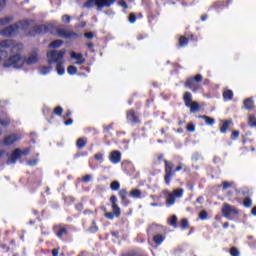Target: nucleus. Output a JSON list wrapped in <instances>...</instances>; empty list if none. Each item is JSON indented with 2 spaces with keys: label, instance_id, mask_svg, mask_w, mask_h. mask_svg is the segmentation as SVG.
Instances as JSON below:
<instances>
[{
  "label": "nucleus",
  "instance_id": "nucleus-1",
  "mask_svg": "<svg viewBox=\"0 0 256 256\" xmlns=\"http://www.w3.org/2000/svg\"><path fill=\"white\" fill-rule=\"evenodd\" d=\"M0 63L3 67L9 69V67H14V69H21L25 65V60L21 57V54H13L9 57V53H15L23 49V44L17 43L14 40H3L0 41Z\"/></svg>",
  "mask_w": 256,
  "mask_h": 256
},
{
  "label": "nucleus",
  "instance_id": "nucleus-2",
  "mask_svg": "<svg viewBox=\"0 0 256 256\" xmlns=\"http://www.w3.org/2000/svg\"><path fill=\"white\" fill-rule=\"evenodd\" d=\"M158 161H164V183L165 185H171L172 179L175 177V174L182 169H184V173H188L191 171V168L188 166H184L183 163L178 164L175 167V164L169 160H163V154H159L157 157ZM175 167V168H174Z\"/></svg>",
  "mask_w": 256,
  "mask_h": 256
},
{
  "label": "nucleus",
  "instance_id": "nucleus-3",
  "mask_svg": "<svg viewBox=\"0 0 256 256\" xmlns=\"http://www.w3.org/2000/svg\"><path fill=\"white\" fill-rule=\"evenodd\" d=\"M201 83H203V75L197 74L187 78L184 82V87H186V89H190L192 93H198L203 89V85H201Z\"/></svg>",
  "mask_w": 256,
  "mask_h": 256
},
{
  "label": "nucleus",
  "instance_id": "nucleus-4",
  "mask_svg": "<svg viewBox=\"0 0 256 256\" xmlns=\"http://www.w3.org/2000/svg\"><path fill=\"white\" fill-rule=\"evenodd\" d=\"M50 33L53 35L55 33V25L53 24H40L33 27V30L28 32L29 37H35L36 35H45Z\"/></svg>",
  "mask_w": 256,
  "mask_h": 256
},
{
  "label": "nucleus",
  "instance_id": "nucleus-5",
  "mask_svg": "<svg viewBox=\"0 0 256 256\" xmlns=\"http://www.w3.org/2000/svg\"><path fill=\"white\" fill-rule=\"evenodd\" d=\"M117 0H87L84 3L86 9H92V7H97L98 11H102L104 7H111Z\"/></svg>",
  "mask_w": 256,
  "mask_h": 256
},
{
  "label": "nucleus",
  "instance_id": "nucleus-6",
  "mask_svg": "<svg viewBox=\"0 0 256 256\" xmlns=\"http://www.w3.org/2000/svg\"><path fill=\"white\" fill-rule=\"evenodd\" d=\"M183 102L184 105L190 109V113H197L201 110V104L197 101H193V94L191 92L187 91L183 95Z\"/></svg>",
  "mask_w": 256,
  "mask_h": 256
},
{
  "label": "nucleus",
  "instance_id": "nucleus-7",
  "mask_svg": "<svg viewBox=\"0 0 256 256\" xmlns=\"http://www.w3.org/2000/svg\"><path fill=\"white\" fill-rule=\"evenodd\" d=\"M221 213L225 219H228V221H233L235 217H239V209L237 207L229 204V203H224L222 205Z\"/></svg>",
  "mask_w": 256,
  "mask_h": 256
},
{
  "label": "nucleus",
  "instance_id": "nucleus-8",
  "mask_svg": "<svg viewBox=\"0 0 256 256\" xmlns=\"http://www.w3.org/2000/svg\"><path fill=\"white\" fill-rule=\"evenodd\" d=\"M110 203L112 207V212H105L104 217L109 219V221H113V219L121 217V208L117 204V196L112 195L110 197Z\"/></svg>",
  "mask_w": 256,
  "mask_h": 256
},
{
  "label": "nucleus",
  "instance_id": "nucleus-9",
  "mask_svg": "<svg viewBox=\"0 0 256 256\" xmlns=\"http://www.w3.org/2000/svg\"><path fill=\"white\" fill-rule=\"evenodd\" d=\"M65 53H67L66 50H51L48 51L46 54V57L48 59V64L53 65V63H61L63 61V57H65Z\"/></svg>",
  "mask_w": 256,
  "mask_h": 256
},
{
  "label": "nucleus",
  "instance_id": "nucleus-10",
  "mask_svg": "<svg viewBox=\"0 0 256 256\" xmlns=\"http://www.w3.org/2000/svg\"><path fill=\"white\" fill-rule=\"evenodd\" d=\"M184 190L183 188H177L173 192L169 193L166 198L167 207H171V205H175L176 199H181L183 197Z\"/></svg>",
  "mask_w": 256,
  "mask_h": 256
},
{
  "label": "nucleus",
  "instance_id": "nucleus-11",
  "mask_svg": "<svg viewBox=\"0 0 256 256\" xmlns=\"http://www.w3.org/2000/svg\"><path fill=\"white\" fill-rule=\"evenodd\" d=\"M52 230L58 239H63V237L69 235V229L65 224H56L53 226Z\"/></svg>",
  "mask_w": 256,
  "mask_h": 256
},
{
  "label": "nucleus",
  "instance_id": "nucleus-12",
  "mask_svg": "<svg viewBox=\"0 0 256 256\" xmlns=\"http://www.w3.org/2000/svg\"><path fill=\"white\" fill-rule=\"evenodd\" d=\"M126 121L131 125H141V118H139V114L134 109L126 111Z\"/></svg>",
  "mask_w": 256,
  "mask_h": 256
},
{
  "label": "nucleus",
  "instance_id": "nucleus-13",
  "mask_svg": "<svg viewBox=\"0 0 256 256\" xmlns=\"http://www.w3.org/2000/svg\"><path fill=\"white\" fill-rule=\"evenodd\" d=\"M55 31L58 37H62V39H77L79 37L78 33L68 31L65 28H55Z\"/></svg>",
  "mask_w": 256,
  "mask_h": 256
},
{
  "label": "nucleus",
  "instance_id": "nucleus-14",
  "mask_svg": "<svg viewBox=\"0 0 256 256\" xmlns=\"http://www.w3.org/2000/svg\"><path fill=\"white\" fill-rule=\"evenodd\" d=\"M233 3V0H218L211 4L208 11H219V9H225Z\"/></svg>",
  "mask_w": 256,
  "mask_h": 256
},
{
  "label": "nucleus",
  "instance_id": "nucleus-15",
  "mask_svg": "<svg viewBox=\"0 0 256 256\" xmlns=\"http://www.w3.org/2000/svg\"><path fill=\"white\" fill-rule=\"evenodd\" d=\"M189 41L197 42L199 41V38H197V36L193 34H191L189 37L180 36L178 38V44H177L178 49H183L184 47H187V45H189Z\"/></svg>",
  "mask_w": 256,
  "mask_h": 256
},
{
  "label": "nucleus",
  "instance_id": "nucleus-16",
  "mask_svg": "<svg viewBox=\"0 0 256 256\" xmlns=\"http://www.w3.org/2000/svg\"><path fill=\"white\" fill-rule=\"evenodd\" d=\"M17 31H19V25L12 24L2 29L0 35H3V37H14V35H17Z\"/></svg>",
  "mask_w": 256,
  "mask_h": 256
},
{
  "label": "nucleus",
  "instance_id": "nucleus-17",
  "mask_svg": "<svg viewBox=\"0 0 256 256\" xmlns=\"http://www.w3.org/2000/svg\"><path fill=\"white\" fill-rule=\"evenodd\" d=\"M17 141H21V134H10L4 138L3 145L9 147L10 145L17 143Z\"/></svg>",
  "mask_w": 256,
  "mask_h": 256
},
{
  "label": "nucleus",
  "instance_id": "nucleus-18",
  "mask_svg": "<svg viewBox=\"0 0 256 256\" xmlns=\"http://www.w3.org/2000/svg\"><path fill=\"white\" fill-rule=\"evenodd\" d=\"M22 155L23 150H21L20 148H16L8 159V165L17 163V159H21Z\"/></svg>",
  "mask_w": 256,
  "mask_h": 256
},
{
  "label": "nucleus",
  "instance_id": "nucleus-19",
  "mask_svg": "<svg viewBox=\"0 0 256 256\" xmlns=\"http://www.w3.org/2000/svg\"><path fill=\"white\" fill-rule=\"evenodd\" d=\"M109 161H111V163L114 165L121 163V152L119 150L112 151L109 155Z\"/></svg>",
  "mask_w": 256,
  "mask_h": 256
},
{
  "label": "nucleus",
  "instance_id": "nucleus-20",
  "mask_svg": "<svg viewBox=\"0 0 256 256\" xmlns=\"http://www.w3.org/2000/svg\"><path fill=\"white\" fill-rule=\"evenodd\" d=\"M70 57L71 59H75L76 65H83L86 61L82 53L71 52Z\"/></svg>",
  "mask_w": 256,
  "mask_h": 256
},
{
  "label": "nucleus",
  "instance_id": "nucleus-21",
  "mask_svg": "<svg viewBox=\"0 0 256 256\" xmlns=\"http://www.w3.org/2000/svg\"><path fill=\"white\" fill-rule=\"evenodd\" d=\"M122 168L126 173H135V166L130 161L122 162Z\"/></svg>",
  "mask_w": 256,
  "mask_h": 256
},
{
  "label": "nucleus",
  "instance_id": "nucleus-22",
  "mask_svg": "<svg viewBox=\"0 0 256 256\" xmlns=\"http://www.w3.org/2000/svg\"><path fill=\"white\" fill-rule=\"evenodd\" d=\"M243 105L247 111H253L255 109V102L251 98L245 99Z\"/></svg>",
  "mask_w": 256,
  "mask_h": 256
},
{
  "label": "nucleus",
  "instance_id": "nucleus-23",
  "mask_svg": "<svg viewBox=\"0 0 256 256\" xmlns=\"http://www.w3.org/2000/svg\"><path fill=\"white\" fill-rule=\"evenodd\" d=\"M233 125V120H225L222 121V125L220 126V133H227L229 126Z\"/></svg>",
  "mask_w": 256,
  "mask_h": 256
},
{
  "label": "nucleus",
  "instance_id": "nucleus-24",
  "mask_svg": "<svg viewBox=\"0 0 256 256\" xmlns=\"http://www.w3.org/2000/svg\"><path fill=\"white\" fill-rule=\"evenodd\" d=\"M87 142L88 140L85 137L78 138L76 141L77 149H85V147L87 146Z\"/></svg>",
  "mask_w": 256,
  "mask_h": 256
},
{
  "label": "nucleus",
  "instance_id": "nucleus-25",
  "mask_svg": "<svg viewBox=\"0 0 256 256\" xmlns=\"http://www.w3.org/2000/svg\"><path fill=\"white\" fill-rule=\"evenodd\" d=\"M153 241L156 245H161L165 241V234H155L153 236Z\"/></svg>",
  "mask_w": 256,
  "mask_h": 256
},
{
  "label": "nucleus",
  "instance_id": "nucleus-26",
  "mask_svg": "<svg viewBox=\"0 0 256 256\" xmlns=\"http://www.w3.org/2000/svg\"><path fill=\"white\" fill-rule=\"evenodd\" d=\"M233 90H225L222 94L224 101H233Z\"/></svg>",
  "mask_w": 256,
  "mask_h": 256
},
{
  "label": "nucleus",
  "instance_id": "nucleus-27",
  "mask_svg": "<svg viewBox=\"0 0 256 256\" xmlns=\"http://www.w3.org/2000/svg\"><path fill=\"white\" fill-rule=\"evenodd\" d=\"M37 61H39L37 54H33L26 59V64L27 65H35V63H37Z\"/></svg>",
  "mask_w": 256,
  "mask_h": 256
},
{
  "label": "nucleus",
  "instance_id": "nucleus-28",
  "mask_svg": "<svg viewBox=\"0 0 256 256\" xmlns=\"http://www.w3.org/2000/svg\"><path fill=\"white\" fill-rule=\"evenodd\" d=\"M199 119H204L206 125H215V120L207 115L198 116Z\"/></svg>",
  "mask_w": 256,
  "mask_h": 256
},
{
  "label": "nucleus",
  "instance_id": "nucleus-29",
  "mask_svg": "<svg viewBox=\"0 0 256 256\" xmlns=\"http://www.w3.org/2000/svg\"><path fill=\"white\" fill-rule=\"evenodd\" d=\"M61 45H63V40H54L53 42H51L49 44V48L50 49H59V47H61Z\"/></svg>",
  "mask_w": 256,
  "mask_h": 256
},
{
  "label": "nucleus",
  "instance_id": "nucleus-30",
  "mask_svg": "<svg viewBox=\"0 0 256 256\" xmlns=\"http://www.w3.org/2000/svg\"><path fill=\"white\" fill-rule=\"evenodd\" d=\"M111 191H119L121 189V183L119 181L114 180L110 183Z\"/></svg>",
  "mask_w": 256,
  "mask_h": 256
},
{
  "label": "nucleus",
  "instance_id": "nucleus-31",
  "mask_svg": "<svg viewBox=\"0 0 256 256\" xmlns=\"http://www.w3.org/2000/svg\"><path fill=\"white\" fill-rule=\"evenodd\" d=\"M13 21V16H7L5 18L0 19V27H3L5 25H9Z\"/></svg>",
  "mask_w": 256,
  "mask_h": 256
},
{
  "label": "nucleus",
  "instance_id": "nucleus-32",
  "mask_svg": "<svg viewBox=\"0 0 256 256\" xmlns=\"http://www.w3.org/2000/svg\"><path fill=\"white\" fill-rule=\"evenodd\" d=\"M56 70L58 75H65V67L63 66V61L56 64Z\"/></svg>",
  "mask_w": 256,
  "mask_h": 256
},
{
  "label": "nucleus",
  "instance_id": "nucleus-33",
  "mask_svg": "<svg viewBox=\"0 0 256 256\" xmlns=\"http://www.w3.org/2000/svg\"><path fill=\"white\" fill-rule=\"evenodd\" d=\"M118 195H119L122 203H125L127 201V189L119 190Z\"/></svg>",
  "mask_w": 256,
  "mask_h": 256
},
{
  "label": "nucleus",
  "instance_id": "nucleus-34",
  "mask_svg": "<svg viewBox=\"0 0 256 256\" xmlns=\"http://www.w3.org/2000/svg\"><path fill=\"white\" fill-rule=\"evenodd\" d=\"M130 197H133L134 199H141V190L139 189H133L130 192Z\"/></svg>",
  "mask_w": 256,
  "mask_h": 256
},
{
  "label": "nucleus",
  "instance_id": "nucleus-35",
  "mask_svg": "<svg viewBox=\"0 0 256 256\" xmlns=\"http://www.w3.org/2000/svg\"><path fill=\"white\" fill-rule=\"evenodd\" d=\"M0 125L2 127H9V125H11V119H9V117L0 118Z\"/></svg>",
  "mask_w": 256,
  "mask_h": 256
},
{
  "label": "nucleus",
  "instance_id": "nucleus-36",
  "mask_svg": "<svg viewBox=\"0 0 256 256\" xmlns=\"http://www.w3.org/2000/svg\"><path fill=\"white\" fill-rule=\"evenodd\" d=\"M243 205L249 209L251 207H253V200H251V198L249 197H245L244 200H243Z\"/></svg>",
  "mask_w": 256,
  "mask_h": 256
},
{
  "label": "nucleus",
  "instance_id": "nucleus-37",
  "mask_svg": "<svg viewBox=\"0 0 256 256\" xmlns=\"http://www.w3.org/2000/svg\"><path fill=\"white\" fill-rule=\"evenodd\" d=\"M31 23H33V20H23L19 22L22 29H28Z\"/></svg>",
  "mask_w": 256,
  "mask_h": 256
},
{
  "label": "nucleus",
  "instance_id": "nucleus-38",
  "mask_svg": "<svg viewBox=\"0 0 256 256\" xmlns=\"http://www.w3.org/2000/svg\"><path fill=\"white\" fill-rule=\"evenodd\" d=\"M180 227H181V229H183V230L189 229V220H187L186 218L181 219V221H180Z\"/></svg>",
  "mask_w": 256,
  "mask_h": 256
},
{
  "label": "nucleus",
  "instance_id": "nucleus-39",
  "mask_svg": "<svg viewBox=\"0 0 256 256\" xmlns=\"http://www.w3.org/2000/svg\"><path fill=\"white\" fill-rule=\"evenodd\" d=\"M168 225L171 227H177V216L173 215L171 218L168 220Z\"/></svg>",
  "mask_w": 256,
  "mask_h": 256
},
{
  "label": "nucleus",
  "instance_id": "nucleus-40",
  "mask_svg": "<svg viewBox=\"0 0 256 256\" xmlns=\"http://www.w3.org/2000/svg\"><path fill=\"white\" fill-rule=\"evenodd\" d=\"M208 217H209V213H207L206 210L200 211L199 219H201V221H205Z\"/></svg>",
  "mask_w": 256,
  "mask_h": 256
},
{
  "label": "nucleus",
  "instance_id": "nucleus-41",
  "mask_svg": "<svg viewBox=\"0 0 256 256\" xmlns=\"http://www.w3.org/2000/svg\"><path fill=\"white\" fill-rule=\"evenodd\" d=\"M54 115H57L58 117H61L63 115V108L61 106H57L53 110Z\"/></svg>",
  "mask_w": 256,
  "mask_h": 256
},
{
  "label": "nucleus",
  "instance_id": "nucleus-42",
  "mask_svg": "<svg viewBox=\"0 0 256 256\" xmlns=\"http://www.w3.org/2000/svg\"><path fill=\"white\" fill-rule=\"evenodd\" d=\"M67 72L69 75H75L77 73V67L70 65L67 68Z\"/></svg>",
  "mask_w": 256,
  "mask_h": 256
},
{
  "label": "nucleus",
  "instance_id": "nucleus-43",
  "mask_svg": "<svg viewBox=\"0 0 256 256\" xmlns=\"http://www.w3.org/2000/svg\"><path fill=\"white\" fill-rule=\"evenodd\" d=\"M230 255L231 256H240L241 253L239 252V249H237V247H232L230 249Z\"/></svg>",
  "mask_w": 256,
  "mask_h": 256
},
{
  "label": "nucleus",
  "instance_id": "nucleus-44",
  "mask_svg": "<svg viewBox=\"0 0 256 256\" xmlns=\"http://www.w3.org/2000/svg\"><path fill=\"white\" fill-rule=\"evenodd\" d=\"M152 229L155 233H161V231H165V228L161 225H154Z\"/></svg>",
  "mask_w": 256,
  "mask_h": 256
},
{
  "label": "nucleus",
  "instance_id": "nucleus-45",
  "mask_svg": "<svg viewBox=\"0 0 256 256\" xmlns=\"http://www.w3.org/2000/svg\"><path fill=\"white\" fill-rule=\"evenodd\" d=\"M95 161H99V163H103V153L98 152L94 155Z\"/></svg>",
  "mask_w": 256,
  "mask_h": 256
},
{
  "label": "nucleus",
  "instance_id": "nucleus-46",
  "mask_svg": "<svg viewBox=\"0 0 256 256\" xmlns=\"http://www.w3.org/2000/svg\"><path fill=\"white\" fill-rule=\"evenodd\" d=\"M232 186H233V183H231V182H227V181H223L222 182V189H223V191L229 189Z\"/></svg>",
  "mask_w": 256,
  "mask_h": 256
},
{
  "label": "nucleus",
  "instance_id": "nucleus-47",
  "mask_svg": "<svg viewBox=\"0 0 256 256\" xmlns=\"http://www.w3.org/2000/svg\"><path fill=\"white\" fill-rule=\"evenodd\" d=\"M187 131H189V133H195V124L193 123H188L186 126Z\"/></svg>",
  "mask_w": 256,
  "mask_h": 256
},
{
  "label": "nucleus",
  "instance_id": "nucleus-48",
  "mask_svg": "<svg viewBox=\"0 0 256 256\" xmlns=\"http://www.w3.org/2000/svg\"><path fill=\"white\" fill-rule=\"evenodd\" d=\"M49 71H51V67L49 66H43L41 68V75H47V73H49Z\"/></svg>",
  "mask_w": 256,
  "mask_h": 256
},
{
  "label": "nucleus",
  "instance_id": "nucleus-49",
  "mask_svg": "<svg viewBox=\"0 0 256 256\" xmlns=\"http://www.w3.org/2000/svg\"><path fill=\"white\" fill-rule=\"evenodd\" d=\"M128 19L129 23H135V21H137V15H135V13H130Z\"/></svg>",
  "mask_w": 256,
  "mask_h": 256
},
{
  "label": "nucleus",
  "instance_id": "nucleus-50",
  "mask_svg": "<svg viewBox=\"0 0 256 256\" xmlns=\"http://www.w3.org/2000/svg\"><path fill=\"white\" fill-rule=\"evenodd\" d=\"M62 21H63V23H71V16L67 15V14L63 15Z\"/></svg>",
  "mask_w": 256,
  "mask_h": 256
},
{
  "label": "nucleus",
  "instance_id": "nucleus-51",
  "mask_svg": "<svg viewBox=\"0 0 256 256\" xmlns=\"http://www.w3.org/2000/svg\"><path fill=\"white\" fill-rule=\"evenodd\" d=\"M231 139H239V130H234L231 134Z\"/></svg>",
  "mask_w": 256,
  "mask_h": 256
},
{
  "label": "nucleus",
  "instance_id": "nucleus-52",
  "mask_svg": "<svg viewBox=\"0 0 256 256\" xmlns=\"http://www.w3.org/2000/svg\"><path fill=\"white\" fill-rule=\"evenodd\" d=\"M82 183H89L91 181V175L87 174L82 178Z\"/></svg>",
  "mask_w": 256,
  "mask_h": 256
},
{
  "label": "nucleus",
  "instance_id": "nucleus-53",
  "mask_svg": "<svg viewBox=\"0 0 256 256\" xmlns=\"http://www.w3.org/2000/svg\"><path fill=\"white\" fill-rule=\"evenodd\" d=\"M7 7V0H0V11H3Z\"/></svg>",
  "mask_w": 256,
  "mask_h": 256
},
{
  "label": "nucleus",
  "instance_id": "nucleus-54",
  "mask_svg": "<svg viewBox=\"0 0 256 256\" xmlns=\"http://www.w3.org/2000/svg\"><path fill=\"white\" fill-rule=\"evenodd\" d=\"M84 37H86V39H93L95 34H93V32H86L84 33Z\"/></svg>",
  "mask_w": 256,
  "mask_h": 256
},
{
  "label": "nucleus",
  "instance_id": "nucleus-55",
  "mask_svg": "<svg viewBox=\"0 0 256 256\" xmlns=\"http://www.w3.org/2000/svg\"><path fill=\"white\" fill-rule=\"evenodd\" d=\"M143 39H147V34H138L137 41H143Z\"/></svg>",
  "mask_w": 256,
  "mask_h": 256
},
{
  "label": "nucleus",
  "instance_id": "nucleus-56",
  "mask_svg": "<svg viewBox=\"0 0 256 256\" xmlns=\"http://www.w3.org/2000/svg\"><path fill=\"white\" fill-rule=\"evenodd\" d=\"M59 251H61V248H54L52 250V256H59Z\"/></svg>",
  "mask_w": 256,
  "mask_h": 256
},
{
  "label": "nucleus",
  "instance_id": "nucleus-57",
  "mask_svg": "<svg viewBox=\"0 0 256 256\" xmlns=\"http://www.w3.org/2000/svg\"><path fill=\"white\" fill-rule=\"evenodd\" d=\"M75 209H76L77 211H83V209H84L83 203H78V204H76V205H75Z\"/></svg>",
  "mask_w": 256,
  "mask_h": 256
},
{
  "label": "nucleus",
  "instance_id": "nucleus-58",
  "mask_svg": "<svg viewBox=\"0 0 256 256\" xmlns=\"http://www.w3.org/2000/svg\"><path fill=\"white\" fill-rule=\"evenodd\" d=\"M110 129H113V124H109L107 126H104L105 133H109Z\"/></svg>",
  "mask_w": 256,
  "mask_h": 256
},
{
  "label": "nucleus",
  "instance_id": "nucleus-59",
  "mask_svg": "<svg viewBox=\"0 0 256 256\" xmlns=\"http://www.w3.org/2000/svg\"><path fill=\"white\" fill-rule=\"evenodd\" d=\"M0 247H1V249H4L6 252L11 251V248H9V246H7V244H1Z\"/></svg>",
  "mask_w": 256,
  "mask_h": 256
},
{
  "label": "nucleus",
  "instance_id": "nucleus-60",
  "mask_svg": "<svg viewBox=\"0 0 256 256\" xmlns=\"http://www.w3.org/2000/svg\"><path fill=\"white\" fill-rule=\"evenodd\" d=\"M64 125H66V126L73 125V119L69 118L68 120H66L64 122Z\"/></svg>",
  "mask_w": 256,
  "mask_h": 256
},
{
  "label": "nucleus",
  "instance_id": "nucleus-61",
  "mask_svg": "<svg viewBox=\"0 0 256 256\" xmlns=\"http://www.w3.org/2000/svg\"><path fill=\"white\" fill-rule=\"evenodd\" d=\"M31 153V148H26L22 151V155H29Z\"/></svg>",
  "mask_w": 256,
  "mask_h": 256
},
{
  "label": "nucleus",
  "instance_id": "nucleus-62",
  "mask_svg": "<svg viewBox=\"0 0 256 256\" xmlns=\"http://www.w3.org/2000/svg\"><path fill=\"white\" fill-rule=\"evenodd\" d=\"M119 5H121V7H123L124 9H127V7H128L127 2H125L123 0L119 2Z\"/></svg>",
  "mask_w": 256,
  "mask_h": 256
},
{
  "label": "nucleus",
  "instance_id": "nucleus-63",
  "mask_svg": "<svg viewBox=\"0 0 256 256\" xmlns=\"http://www.w3.org/2000/svg\"><path fill=\"white\" fill-rule=\"evenodd\" d=\"M207 18H208V15L207 14H203L201 16V21H205Z\"/></svg>",
  "mask_w": 256,
  "mask_h": 256
},
{
  "label": "nucleus",
  "instance_id": "nucleus-64",
  "mask_svg": "<svg viewBox=\"0 0 256 256\" xmlns=\"http://www.w3.org/2000/svg\"><path fill=\"white\" fill-rule=\"evenodd\" d=\"M251 213H252L254 216H256V206H254V207L252 208Z\"/></svg>",
  "mask_w": 256,
  "mask_h": 256
}]
</instances>
